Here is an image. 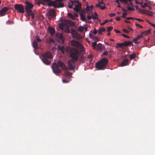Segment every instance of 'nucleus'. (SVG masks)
Here are the masks:
<instances>
[{
  "mask_svg": "<svg viewBox=\"0 0 155 155\" xmlns=\"http://www.w3.org/2000/svg\"><path fill=\"white\" fill-rule=\"evenodd\" d=\"M130 0H119V1L120 2L123 3L124 4H126V3H127L128 2V1H130Z\"/></svg>",
  "mask_w": 155,
  "mask_h": 155,
  "instance_id": "obj_38",
  "label": "nucleus"
},
{
  "mask_svg": "<svg viewBox=\"0 0 155 155\" xmlns=\"http://www.w3.org/2000/svg\"><path fill=\"white\" fill-rule=\"evenodd\" d=\"M89 35L90 37L91 38L93 41H99V38L94 36L92 34H91L90 33L89 34Z\"/></svg>",
  "mask_w": 155,
  "mask_h": 155,
  "instance_id": "obj_14",
  "label": "nucleus"
},
{
  "mask_svg": "<svg viewBox=\"0 0 155 155\" xmlns=\"http://www.w3.org/2000/svg\"><path fill=\"white\" fill-rule=\"evenodd\" d=\"M115 15H116L115 14L113 13V14H110V16L111 17H113V16H114Z\"/></svg>",
  "mask_w": 155,
  "mask_h": 155,
  "instance_id": "obj_64",
  "label": "nucleus"
},
{
  "mask_svg": "<svg viewBox=\"0 0 155 155\" xmlns=\"http://www.w3.org/2000/svg\"><path fill=\"white\" fill-rule=\"evenodd\" d=\"M100 8L102 10H104V9H105V8L106 7H105V6H101V7H100Z\"/></svg>",
  "mask_w": 155,
  "mask_h": 155,
  "instance_id": "obj_58",
  "label": "nucleus"
},
{
  "mask_svg": "<svg viewBox=\"0 0 155 155\" xmlns=\"http://www.w3.org/2000/svg\"><path fill=\"white\" fill-rule=\"evenodd\" d=\"M84 28L82 26H80L78 27V30L81 32H83Z\"/></svg>",
  "mask_w": 155,
  "mask_h": 155,
  "instance_id": "obj_40",
  "label": "nucleus"
},
{
  "mask_svg": "<svg viewBox=\"0 0 155 155\" xmlns=\"http://www.w3.org/2000/svg\"><path fill=\"white\" fill-rule=\"evenodd\" d=\"M81 19L83 21H86V18L85 16L83 15L82 13H80V14Z\"/></svg>",
  "mask_w": 155,
  "mask_h": 155,
  "instance_id": "obj_28",
  "label": "nucleus"
},
{
  "mask_svg": "<svg viewBox=\"0 0 155 155\" xmlns=\"http://www.w3.org/2000/svg\"><path fill=\"white\" fill-rule=\"evenodd\" d=\"M73 15L74 16V19L76 17H77L78 16V15L76 13H74Z\"/></svg>",
  "mask_w": 155,
  "mask_h": 155,
  "instance_id": "obj_63",
  "label": "nucleus"
},
{
  "mask_svg": "<svg viewBox=\"0 0 155 155\" xmlns=\"http://www.w3.org/2000/svg\"><path fill=\"white\" fill-rule=\"evenodd\" d=\"M54 41V40L53 39L51 38L49 39V43H50L51 42H53Z\"/></svg>",
  "mask_w": 155,
  "mask_h": 155,
  "instance_id": "obj_54",
  "label": "nucleus"
},
{
  "mask_svg": "<svg viewBox=\"0 0 155 155\" xmlns=\"http://www.w3.org/2000/svg\"><path fill=\"white\" fill-rule=\"evenodd\" d=\"M128 10L129 11H132L134 10V8L132 7H130L129 6L127 7Z\"/></svg>",
  "mask_w": 155,
  "mask_h": 155,
  "instance_id": "obj_46",
  "label": "nucleus"
},
{
  "mask_svg": "<svg viewBox=\"0 0 155 155\" xmlns=\"http://www.w3.org/2000/svg\"><path fill=\"white\" fill-rule=\"evenodd\" d=\"M32 46L35 49H38V46L37 42L36 41L34 40L32 44Z\"/></svg>",
  "mask_w": 155,
  "mask_h": 155,
  "instance_id": "obj_20",
  "label": "nucleus"
},
{
  "mask_svg": "<svg viewBox=\"0 0 155 155\" xmlns=\"http://www.w3.org/2000/svg\"><path fill=\"white\" fill-rule=\"evenodd\" d=\"M80 48V50L82 51H84V47L81 44L78 47Z\"/></svg>",
  "mask_w": 155,
  "mask_h": 155,
  "instance_id": "obj_36",
  "label": "nucleus"
},
{
  "mask_svg": "<svg viewBox=\"0 0 155 155\" xmlns=\"http://www.w3.org/2000/svg\"><path fill=\"white\" fill-rule=\"evenodd\" d=\"M116 3H117L118 4V5L117 6V7L118 8H121V6L120 5V2L119 1V2H116Z\"/></svg>",
  "mask_w": 155,
  "mask_h": 155,
  "instance_id": "obj_62",
  "label": "nucleus"
},
{
  "mask_svg": "<svg viewBox=\"0 0 155 155\" xmlns=\"http://www.w3.org/2000/svg\"><path fill=\"white\" fill-rule=\"evenodd\" d=\"M74 3V1H71L70 2L68 3V7L69 8H73V5Z\"/></svg>",
  "mask_w": 155,
  "mask_h": 155,
  "instance_id": "obj_26",
  "label": "nucleus"
},
{
  "mask_svg": "<svg viewBox=\"0 0 155 155\" xmlns=\"http://www.w3.org/2000/svg\"><path fill=\"white\" fill-rule=\"evenodd\" d=\"M57 46L58 47V49L63 54H64L65 50V51L66 48H68V47H66V48H65L64 46L60 45H58Z\"/></svg>",
  "mask_w": 155,
  "mask_h": 155,
  "instance_id": "obj_12",
  "label": "nucleus"
},
{
  "mask_svg": "<svg viewBox=\"0 0 155 155\" xmlns=\"http://www.w3.org/2000/svg\"><path fill=\"white\" fill-rule=\"evenodd\" d=\"M57 63L59 65V66L62 69L64 70H67L68 69V68L65 64L63 62L61 61L60 60H59L58 62Z\"/></svg>",
  "mask_w": 155,
  "mask_h": 155,
  "instance_id": "obj_11",
  "label": "nucleus"
},
{
  "mask_svg": "<svg viewBox=\"0 0 155 155\" xmlns=\"http://www.w3.org/2000/svg\"><path fill=\"white\" fill-rule=\"evenodd\" d=\"M151 30L149 29L147 31H144L141 33L140 35H141L142 37H143V36L147 35L149 34L150 33Z\"/></svg>",
  "mask_w": 155,
  "mask_h": 155,
  "instance_id": "obj_17",
  "label": "nucleus"
},
{
  "mask_svg": "<svg viewBox=\"0 0 155 155\" xmlns=\"http://www.w3.org/2000/svg\"><path fill=\"white\" fill-rule=\"evenodd\" d=\"M97 16H98V15L97 14L96 12H95V16H93H93H92V18L93 19H94V20L96 19L97 18H97Z\"/></svg>",
  "mask_w": 155,
  "mask_h": 155,
  "instance_id": "obj_42",
  "label": "nucleus"
},
{
  "mask_svg": "<svg viewBox=\"0 0 155 155\" xmlns=\"http://www.w3.org/2000/svg\"><path fill=\"white\" fill-rule=\"evenodd\" d=\"M55 5L54 7L55 8H61L63 7L64 6V5L63 3H58L56 2Z\"/></svg>",
  "mask_w": 155,
  "mask_h": 155,
  "instance_id": "obj_21",
  "label": "nucleus"
},
{
  "mask_svg": "<svg viewBox=\"0 0 155 155\" xmlns=\"http://www.w3.org/2000/svg\"><path fill=\"white\" fill-rule=\"evenodd\" d=\"M121 35L123 36V37H125V38H130V37L128 36H127L124 34H121Z\"/></svg>",
  "mask_w": 155,
  "mask_h": 155,
  "instance_id": "obj_50",
  "label": "nucleus"
},
{
  "mask_svg": "<svg viewBox=\"0 0 155 155\" xmlns=\"http://www.w3.org/2000/svg\"><path fill=\"white\" fill-rule=\"evenodd\" d=\"M147 4L146 3H144V5L142 6V7L143 8H144L145 7L147 6Z\"/></svg>",
  "mask_w": 155,
  "mask_h": 155,
  "instance_id": "obj_56",
  "label": "nucleus"
},
{
  "mask_svg": "<svg viewBox=\"0 0 155 155\" xmlns=\"http://www.w3.org/2000/svg\"><path fill=\"white\" fill-rule=\"evenodd\" d=\"M106 29L103 28H101L100 29H99L98 30V33L99 35H101L102 33V32L105 31Z\"/></svg>",
  "mask_w": 155,
  "mask_h": 155,
  "instance_id": "obj_25",
  "label": "nucleus"
},
{
  "mask_svg": "<svg viewBox=\"0 0 155 155\" xmlns=\"http://www.w3.org/2000/svg\"><path fill=\"white\" fill-rule=\"evenodd\" d=\"M74 3H76L77 4L75 5L76 7H78L80 9L81 6V4L78 1H74Z\"/></svg>",
  "mask_w": 155,
  "mask_h": 155,
  "instance_id": "obj_27",
  "label": "nucleus"
},
{
  "mask_svg": "<svg viewBox=\"0 0 155 155\" xmlns=\"http://www.w3.org/2000/svg\"><path fill=\"white\" fill-rule=\"evenodd\" d=\"M97 31L96 29H94V30L93 33L94 34V35H95L97 34Z\"/></svg>",
  "mask_w": 155,
  "mask_h": 155,
  "instance_id": "obj_55",
  "label": "nucleus"
},
{
  "mask_svg": "<svg viewBox=\"0 0 155 155\" xmlns=\"http://www.w3.org/2000/svg\"><path fill=\"white\" fill-rule=\"evenodd\" d=\"M92 16H93V15H92L91 16H87V18L88 19L90 20L91 18H92Z\"/></svg>",
  "mask_w": 155,
  "mask_h": 155,
  "instance_id": "obj_53",
  "label": "nucleus"
},
{
  "mask_svg": "<svg viewBox=\"0 0 155 155\" xmlns=\"http://www.w3.org/2000/svg\"><path fill=\"white\" fill-rule=\"evenodd\" d=\"M136 55L134 53H133L131 54H130L129 56L130 59L131 60L136 57Z\"/></svg>",
  "mask_w": 155,
  "mask_h": 155,
  "instance_id": "obj_31",
  "label": "nucleus"
},
{
  "mask_svg": "<svg viewBox=\"0 0 155 155\" xmlns=\"http://www.w3.org/2000/svg\"><path fill=\"white\" fill-rule=\"evenodd\" d=\"M48 31L51 36L53 35L55 31L54 29L51 27L48 28Z\"/></svg>",
  "mask_w": 155,
  "mask_h": 155,
  "instance_id": "obj_15",
  "label": "nucleus"
},
{
  "mask_svg": "<svg viewBox=\"0 0 155 155\" xmlns=\"http://www.w3.org/2000/svg\"><path fill=\"white\" fill-rule=\"evenodd\" d=\"M87 59V58L85 57L83 55H81L80 57L79 61L80 62L83 63L85 62Z\"/></svg>",
  "mask_w": 155,
  "mask_h": 155,
  "instance_id": "obj_16",
  "label": "nucleus"
},
{
  "mask_svg": "<svg viewBox=\"0 0 155 155\" xmlns=\"http://www.w3.org/2000/svg\"><path fill=\"white\" fill-rule=\"evenodd\" d=\"M97 50L101 51L102 49V44L99 43L97 45Z\"/></svg>",
  "mask_w": 155,
  "mask_h": 155,
  "instance_id": "obj_24",
  "label": "nucleus"
},
{
  "mask_svg": "<svg viewBox=\"0 0 155 155\" xmlns=\"http://www.w3.org/2000/svg\"><path fill=\"white\" fill-rule=\"evenodd\" d=\"M117 45L120 47H122L123 46L126 47L125 43V42L122 43H117Z\"/></svg>",
  "mask_w": 155,
  "mask_h": 155,
  "instance_id": "obj_32",
  "label": "nucleus"
},
{
  "mask_svg": "<svg viewBox=\"0 0 155 155\" xmlns=\"http://www.w3.org/2000/svg\"><path fill=\"white\" fill-rule=\"evenodd\" d=\"M142 38L141 35H138L136 38H134L133 40V41H135V42H134L135 44H137L138 43V42H136L138 39Z\"/></svg>",
  "mask_w": 155,
  "mask_h": 155,
  "instance_id": "obj_22",
  "label": "nucleus"
},
{
  "mask_svg": "<svg viewBox=\"0 0 155 155\" xmlns=\"http://www.w3.org/2000/svg\"><path fill=\"white\" fill-rule=\"evenodd\" d=\"M27 15L29 16H31V18L32 19H33L34 17V14L32 12H30L27 13Z\"/></svg>",
  "mask_w": 155,
  "mask_h": 155,
  "instance_id": "obj_30",
  "label": "nucleus"
},
{
  "mask_svg": "<svg viewBox=\"0 0 155 155\" xmlns=\"http://www.w3.org/2000/svg\"><path fill=\"white\" fill-rule=\"evenodd\" d=\"M50 1V2L48 4V5L49 6H53L54 7L55 4H56V2L51 1V0Z\"/></svg>",
  "mask_w": 155,
  "mask_h": 155,
  "instance_id": "obj_23",
  "label": "nucleus"
},
{
  "mask_svg": "<svg viewBox=\"0 0 155 155\" xmlns=\"http://www.w3.org/2000/svg\"><path fill=\"white\" fill-rule=\"evenodd\" d=\"M93 5H91V6L89 7L88 5L86 6V9L87 11H91L92 10L93 8Z\"/></svg>",
  "mask_w": 155,
  "mask_h": 155,
  "instance_id": "obj_29",
  "label": "nucleus"
},
{
  "mask_svg": "<svg viewBox=\"0 0 155 155\" xmlns=\"http://www.w3.org/2000/svg\"><path fill=\"white\" fill-rule=\"evenodd\" d=\"M15 9L21 13H24L25 12L24 8L23 5L16 4L14 6Z\"/></svg>",
  "mask_w": 155,
  "mask_h": 155,
  "instance_id": "obj_5",
  "label": "nucleus"
},
{
  "mask_svg": "<svg viewBox=\"0 0 155 155\" xmlns=\"http://www.w3.org/2000/svg\"><path fill=\"white\" fill-rule=\"evenodd\" d=\"M9 9V8L7 7H4L0 10V16H4L6 12Z\"/></svg>",
  "mask_w": 155,
  "mask_h": 155,
  "instance_id": "obj_10",
  "label": "nucleus"
},
{
  "mask_svg": "<svg viewBox=\"0 0 155 155\" xmlns=\"http://www.w3.org/2000/svg\"><path fill=\"white\" fill-rule=\"evenodd\" d=\"M35 41L37 42H39L41 41V40L40 39L39 37L38 36H36V40Z\"/></svg>",
  "mask_w": 155,
  "mask_h": 155,
  "instance_id": "obj_39",
  "label": "nucleus"
},
{
  "mask_svg": "<svg viewBox=\"0 0 155 155\" xmlns=\"http://www.w3.org/2000/svg\"><path fill=\"white\" fill-rule=\"evenodd\" d=\"M134 18H133L132 17H128L126 18V19L127 20H130L132 19H134Z\"/></svg>",
  "mask_w": 155,
  "mask_h": 155,
  "instance_id": "obj_60",
  "label": "nucleus"
},
{
  "mask_svg": "<svg viewBox=\"0 0 155 155\" xmlns=\"http://www.w3.org/2000/svg\"><path fill=\"white\" fill-rule=\"evenodd\" d=\"M128 59H124L120 64V66H124L128 65Z\"/></svg>",
  "mask_w": 155,
  "mask_h": 155,
  "instance_id": "obj_19",
  "label": "nucleus"
},
{
  "mask_svg": "<svg viewBox=\"0 0 155 155\" xmlns=\"http://www.w3.org/2000/svg\"><path fill=\"white\" fill-rule=\"evenodd\" d=\"M66 52L69 54L70 60L77 61L79 59L80 54L78 50L74 48H66L65 49Z\"/></svg>",
  "mask_w": 155,
  "mask_h": 155,
  "instance_id": "obj_1",
  "label": "nucleus"
},
{
  "mask_svg": "<svg viewBox=\"0 0 155 155\" xmlns=\"http://www.w3.org/2000/svg\"><path fill=\"white\" fill-rule=\"evenodd\" d=\"M62 81L64 83H68L69 82V80H67L65 79H63Z\"/></svg>",
  "mask_w": 155,
  "mask_h": 155,
  "instance_id": "obj_45",
  "label": "nucleus"
},
{
  "mask_svg": "<svg viewBox=\"0 0 155 155\" xmlns=\"http://www.w3.org/2000/svg\"><path fill=\"white\" fill-rule=\"evenodd\" d=\"M74 10L77 12H78L80 11L81 9L78 7H75L74 8Z\"/></svg>",
  "mask_w": 155,
  "mask_h": 155,
  "instance_id": "obj_35",
  "label": "nucleus"
},
{
  "mask_svg": "<svg viewBox=\"0 0 155 155\" xmlns=\"http://www.w3.org/2000/svg\"><path fill=\"white\" fill-rule=\"evenodd\" d=\"M75 62V61L72 60H70L68 61V63L69 70H73L74 69L76 66Z\"/></svg>",
  "mask_w": 155,
  "mask_h": 155,
  "instance_id": "obj_8",
  "label": "nucleus"
},
{
  "mask_svg": "<svg viewBox=\"0 0 155 155\" xmlns=\"http://www.w3.org/2000/svg\"><path fill=\"white\" fill-rule=\"evenodd\" d=\"M56 13L55 11L52 9H49L48 11V16L49 18H53L56 17Z\"/></svg>",
  "mask_w": 155,
  "mask_h": 155,
  "instance_id": "obj_9",
  "label": "nucleus"
},
{
  "mask_svg": "<svg viewBox=\"0 0 155 155\" xmlns=\"http://www.w3.org/2000/svg\"><path fill=\"white\" fill-rule=\"evenodd\" d=\"M103 54L104 55H107V51L103 53Z\"/></svg>",
  "mask_w": 155,
  "mask_h": 155,
  "instance_id": "obj_61",
  "label": "nucleus"
},
{
  "mask_svg": "<svg viewBox=\"0 0 155 155\" xmlns=\"http://www.w3.org/2000/svg\"><path fill=\"white\" fill-rule=\"evenodd\" d=\"M127 15V13H124L123 14V15L122 16V17L123 18H125L126 17L125 16V15Z\"/></svg>",
  "mask_w": 155,
  "mask_h": 155,
  "instance_id": "obj_52",
  "label": "nucleus"
},
{
  "mask_svg": "<svg viewBox=\"0 0 155 155\" xmlns=\"http://www.w3.org/2000/svg\"><path fill=\"white\" fill-rule=\"evenodd\" d=\"M134 19H135V20H136L138 21H140L141 22H143V20L141 19H140L138 18H134Z\"/></svg>",
  "mask_w": 155,
  "mask_h": 155,
  "instance_id": "obj_49",
  "label": "nucleus"
},
{
  "mask_svg": "<svg viewBox=\"0 0 155 155\" xmlns=\"http://www.w3.org/2000/svg\"><path fill=\"white\" fill-rule=\"evenodd\" d=\"M97 44L95 41V42H94L92 43V47L93 48V49H94L95 48L96 46H97Z\"/></svg>",
  "mask_w": 155,
  "mask_h": 155,
  "instance_id": "obj_37",
  "label": "nucleus"
},
{
  "mask_svg": "<svg viewBox=\"0 0 155 155\" xmlns=\"http://www.w3.org/2000/svg\"><path fill=\"white\" fill-rule=\"evenodd\" d=\"M123 31L125 32L126 33H128L129 32H130V31H129V30H127L126 29H123Z\"/></svg>",
  "mask_w": 155,
  "mask_h": 155,
  "instance_id": "obj_51",
  "label": "nucleus"
},
{
  "mask_svg": "<svg viewBox=\"0 0 155 155\" xmlns=\"http://www.w3.org/2000/svg\"><path fill=\"white\" fill-rule=\"evenodd\" d=\"M92 58V54H89L88 56V58L89 59H91Z\"/></svg>",
  "mask_w": 155,
  "mask_h": 155,
  "instance_id": "obj_57",
  "label": "nucleus"
},
{
  "mask_svg": "<svg viewBox=\"0 0 155 155\" xmlns=\"http://www.w3.org/2000/svg\"><path fill=\"white\" fill-rule=\"evenodd\" d=\"M34 6V5L30 2H26V5L25 8L27 13L32 12V9Z\"/></svg>",
  "mask_w": 155,
  "mask_h": 155,
  "instance_id": "obj_6",
  "label": "nucleus"
},
{
  "mask_svg": "<svg viewBox=\"0 0 155 155\" xmlns=\"http://www.w3.org/2000/svg\"><path fill=\"white\" fill-rule=\"evenodd\" d=\"M108 21H109L108 20H106L104 22H103L102 23H101L100 24L101 25H104L105 24H106V23H107V22Z\"/></svg>",
  "mask_w": 155,
  "mask_h": 155,
  "instance_id": "obj_47",
  "label": "nucleus"
},
{
  "mask_svg": "<svg viewBox=\"0 0 155 155\" xmlns=\"http://www.w3.org/2000/svg\"><path fill=\"white\" fill-rule=\"evenodd\" d=\"M72 24H73V23L71 21L64 20L59 25V27L60 29L63 30L64 28H68L69 26L72 25Z\"/></svg>",
  "mask_w": 155,
  "mask_h": 155,
  "instance_id": "obj_4",
  "label": "nucleus"
},
{
  "mask_svg": "<svg viewBox=\"0 0 155 155\" xmlns=\"http://www.w3.org/2000/svg\"><path fill=\"white\" fill-rule=\"evenodd\" d=\"M113 28V27H108L107 28V31L109 32V31H111L112 30Z\"/></svg>",
  "mask_w": 155,
  "mask_h": 155,
  "instance_id": "obj_43",
  "label": "nucleus"
},
{
  "mask_svg": "<svg viewBox=\"0 0 155 155\" xmlns=\"http://www.w3.org/2000/svg\"><path fill=\"white\" fill-rule=\"evenodd\" d=\"M68 16L71 18L72 19H74V16L73 15V14H72L71 13H68L67 14Z\"/></svg>",
  "mask_w": 155,
  "mask_h": 155,
  "instance_id": "obj_33",
  "label": "nucleus"
},
{
  "mask_svg": "<svg viewBox=\"0 0 155 155\" xmlns=\"http://www.w3.org/2000/svg\"><path fill=\"white\" fill-rule=\"evenodd\" d=\"M13 21H10L8 20L6 22V24L8 25L12 24L13 23Z\"/></svg>",
  "mask_w": 155,
  "mask_h": 155,
  "instance_id": "obj_41",
  "label": "nucleus"
},
{
  "mask_svg": "<svg viewBox=\"0 0 155 155\" xmlns=\"http://www.w3.org/2000/svg\"><path fill=\"white\" fill-rule=\"evenodd\" d=\"M72 74V73L71 72H69L67 71H66L64 73L65 76L69 79L71 77Z\"/></svg>",
  "mask_w": 155,
  "mask_h": 155,
  "instance_id": "obj_18",
  "label": "nucleus"
},
{
  "mask_svg": "<svg viewBox=\"0 0 155 155\" xmlns=\"http://www.w3.org/2000/svg\"><path fill=\"white\" fill-rule=\"evenodd\" d=\"M71 44L74 46L78 47L81 44L78 41L74 40H72L71 42Z\"/></svg>",
  "mask_w": 155,
  "mask_h": 155,
  "instance_id": "obj_13",
  "label": "nucleus"
},
{
  "mask_svg": "<svg viewBox=\"0 0 155 155\" xmlns=\"http://www.w3.org/2000/svg\"><path fill=\"white\" fill-rule=\"evenodd\" d=\"M125 43L126 47L128 46L131 45L132 44V42L131 41H125Z\"/></svg>",
  "mask_w": 155,
  "mask_h": 155,
  "instance_id": "obj_34",
  "label": "nucleus"
},
{
  "mask_svg": "<svg viewBox=\"0 0 155 155\" xmlns=\"http://www.w3.org/2000/svg\"><path fill=\"white\" fill-rule=\"evenodd\" d=\"M58 36L59 39L62 40L63 39V36L62 35L59 34L58 35Z\"/></svg>",
  "mask_w": 155,
  "mask_h": 155,
  "instance_id": "obj_44",
  "label": "nucleus"
},
{
  "mask_svg": "<svg viewBox=\"0 0 155 155\" xmlns=\"http://www.w3.org/2000/svg\"><path fill=\"white\" fill-rule=\"evenodd\" d=\"M114 31L116 33H121V32L120 31L118 30L117 29H115Z\"/></svg>",
  "mask_w": 155,
  "mask_h": 155,
  "instance_id": "obj_59",
  "label": "nucleus"
},
{
  "mask_svg": "<svg viewBox=\"0 0 155 155\" xmlns=\"http://www.w3.org/2000/svg\"><path fill=\"white\" fill-rule=\"evenodd\" d=\"M52 69L54 73L57 75H58L61 72V71L58 66L55 63L52 65Z\"/></svg>",
  "mask_w": 155,
  "mask_h": 155,
  "instance_id": "obj_7",
  "label": "nucleus"
},
{
  "mask_svg": "<svg viewBox=\"0 0 155 155\" xmlns=\"http://www.w3.org/2000/svg\"><path fill=\"white\" fill-rule=\"evenodd\" d=\"M135 25L136 26H138L141 28H143V27L142 26L137 23H135Z\"/></svg>",
  "mask_w": 155,
  "mask_h": 155,
  "instance_id": "obj_48",
  "label": "nucleus"
},
{
  "mask_svg": "<svg viewBox=\"0 0 155 155\" xmlns=\"http://www.w3.org/2000/svg\"><path fill=\"white\" fill-rule=\"evenodd\" d=\"M52 58L51 54L48 51L42 54L41 56L42 61L44 64L47 65H49L50 64Z\"/></svg>",
  "mask_w": 155,
  "mask_h": 155,
  "instance_id": "obj_2",
  "label": "nucleus"
},
{
  "mask_svg": "<svg viewBox=\"0 0 155 155\" xmlns=\"http://www.w3.org/2000/svg\"><path fill=\"white\" fill-rule=\"evenodd\" d=\"M108 62V60L106 58L101 59L95 64V67L98 70H104Z\"/></svg>",
  "mask_w": 155,
  "mask_h": 155,
  "instance_id": "obj_3",
  "label": "nucleus"
}]
</instances>
